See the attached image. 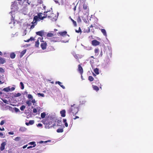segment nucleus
Returning a JSON list of instances; mask_svg holds the SVG:
<instances>
[{
	"instance_id": "obj_1",
	"label": "nucleus",
	"mask_w": 153,
	"mask_h": 153,
	"mask_svg": "<svg viewBox=\"0 0 153 153\" xmlns=\"http://www.w3.org/2000/svg\"><path fill=\"white\" fill-rule=\"evenodd\" d=\"M54 122V120L53 119H50L46 121L45 123V128H51L52 127L55 126V123L52 124V123Z\"/></svg>"
},
{
	"instance_id": "obj_2",
	"label": "nucleus",
	"mask_w": 153,
	"mask_h": 153,
	"mask_svg": "<svg viewBox=\"0 0 153 153\" xmlns=\"http://www.w3.org/2000/svg\"><path fill=\"white\" fill-rule=\"evenodd\" d=\"M79 108L78 107L74 104L71 105V108L69 109L70 112H72L73 115H75L78 112Z\"/></svg>"
},
{
	"instance_id": "obj_3",
	"label": "nucleus",
	"mask_w": 153,
	"mask_h": 153,
	"mask_svg": "<svg viewBox=\"0 0 153 153\" xmlns=\"http://www.w3.org/2000/svg\"><path fill=\"white\" fill-rule=\"evenodd\" d=\"M44 31L42 30L36 32V34L37 35L41 36L42 37L44 35ZM38 39L41 40L43 39V38H39Z\"/></svg>"
},
{
	"instance_id": "obj_4",
	"label": "nucleus",
	"mask_w": 153,
	"mask_h": 153,
	"mask_svg": "<svg viewBox=\"0 0 153 153\" xmlns=\"http://www.w3.org/2000/svg\"><path fill=\"white\" fill-rule=\"evenodd\" d=\"M28 1L29 0H23L22 1H20L19 3L22 5L25 6L30 4L28 3Z\"/></svg>"
},
{
	"instance_id": "obj_5",
	"label": "nucleus",
	"mask_w": 153,
	"mask_h": 153,
	"mask_svg": "<svg viewBox=\"0 0 153 153\" xmlns=\"http://www.w3.org/2000/svg\"><path fill=\"white\" fill-rule=\"evenodd\" d=\"M43 14L41 13H39L38 14V16L39 17V19L40 20H43L44 18H46L47 17V16L48 14H44V16H42V15Z\"/></svg>"
},
{
	"instance_id": "obj_6",
	"label": "nucleus",
	"mask_w": 153,
	"mask_h": 153,
	"mask_svg": "<svg viewBox=\"0 0 153 153\" xmlns=\"http://www.w3.org/2000/svg\"><path fill=\"white\" fill-rule=\"evenodd\" d=\"M51 13L50 15H48V18H51L52 19H54V17L55 16V15L53 13H52L50 11H47L46 13Z\"/></svg>"
},
{
	"instance_id": "obj_7",
	"label": "nucleus",
	"mask_w": 153,
	"mask_h": 153,
	"mask_svg": "<svg viewBox=\"0 0 153 153\" xmlns=\"http://www.w3.org/2000/svg\"><path fill=\"white\" fill-rule=\"evenodd\" d=\"M91 43L93 45L96 46L100 45V42L96 40H94L91 41Z\"/></svg>"
},
{
	"instance_id": "obj_8",
	"label": "nucleus",
	"mask_w": 153,
	"mask_h": 153,
	"mask_svg": "<svg viewBox=\"0 0 153 153\" xmlns=\"http://www.w3.org/2000/svg\"><path fill=\"white\" fill-rule=\"evenodd\" d=\"M42 42L40 46L43 50L45 49L47 47V43L44 41H42Z\"/></svg>"
},
{
	"instance_id": "obj_9",
	"label": "nucleus",
	"mask_w": 153,
	"mask_h": 153,
	"mask_svg": "<svg viewBox=\"0 0 153 153\" xmlns=\"http://www.w3.org/2000/svg\"><path fill=\"white\" fill-rule=\"evenodd\" d=\"M87 4L85 3H84L83 5V8L84 10H86L87 13L89 12L88 7L87 6Z\"/></svg>"
},
{
	"instance_id": "obj_10",
	"label": "nucleus",
	"mask_w": 153,
	"mask_h": 153,
	"mask_svg": "<svg viewBox=\"0 0 153 153\" xmlns=\"http://www.w3.org/2000/svg\"><path fill=\"white\" fill-rule=\"evenodd\" d=\"M78 71L80 73L81 75L82 74L83 71V69L80 64L79 65H78Z\"/></svg>"
},
{
	"instance_id": "obj_11",
	"label": "nucleus",
	"mask_w": 153,
	"mask_h": 153,
	"mask_svg": "<svg viewBox=\"0 0 153 153\" xmlns=\"http://www.w3.org/2000/svg\"><path fill=\"white\" fill-rule=\"evenodd\" d=\"M6 143L5 142H3L1 144L0 149L1 151L5 149V146L6 145Z\"/></svg>"
},
{
	"instance_id": "obj_12",
	"label": "nucleus",
	"mask_w": 153,
	"mask_h": 153,
	"mask_svg": "<svg viewBox=\"0 0 153 153\" xmlns=\"http://www.w3.org/2000/svg\"><path fill=\"white\" fill-rule=\"evenodd\" d=\"M66 111L65 110H63L60 111V113L61 116L62 117H64L65 116Z\"/></svg>"
},
{
	"instance_id": "obj_13",
	"label": "nucleus",
	"mask_w": 153,
	"mask_h": 153,
	"mask_svg": "<svg viewBox=\"0 0 153 153\" xmlns=\"http://www.w3.org/2000/svg\"><path fill=\"white\" fill-rule=\"evenodd\" d=\"M6 62L5 59L0 57V64H3Z\"/></svg>"
},
{
	"instance_id": "obj_14",
	"label": "nucleus",
	"mask_w": 153,
	"mask_h": 153,
	"mask_svg": "<svg viewBox=\"0 0 153 153\" xmlns=\"http://www.w3.org/2000/svg\"><path fill=\"white\" fill-rule=\"evenodd\" d=\"M99 49L98 48H96L94 50V52L95 54V56H97L99 54Z\"/></svg>"
},
{
	"instance_id": "obj_15",
	"label": "nucleus",
	"mask_w": 153,
	"mask_h": 153,
	"mask_svg": "<svg viewBox=\"0 0 153 153\" xmlns=\"http://www.w3.org/2000/svg\"><path fill=\"white\" fill-rule=\"evenodd\" d=\"M39 18V17H38V16H34L33 18V22H34V21H35L34 22H32V24L33 23H36V24H37L36 23V22L38 20V19Z\"/></svg>"
},
{
	"instance_id": "obj_16",
	"label": "nucleus",
	"mask_w": 153,
	"mask_h": 153,
	"mask_svg": "<svg viewBox=\"0 0 153 153\" xmlns=\"http://www.w3.org/2000/svg\"><path fill=\"white\" fill-rule=\"evenodd\" d=\"M27 130L26 128H25V127H21L19 129V131H20L22 132H24L26 131Z\"/></svg>"
},
{
	"instance_id": "obj_17",
	"label": "nucleus",
	"mask_w": 153,
	"mask_h": 153,
	"mask_svg": "<svg viewBox=\"0 0 153 153\" xmlns=\"http://www.w3.org/2000/svg\"><path fill=\"white\" fill-rule=\"evenodd\" d=\"M58 33L59 34L60 36H63L65 35L67 33V32L66 31H64L63 32H59Z\"/></svg>"
},
{
	"instance_id": "obj_18",
	"label": "nucleus",
	"mask_w": 153,
	"mask_h": 153,
	"mask_svg": "<svg viewBox=\"0 0 153 153\" xmlns=\"http://www.w3.org/2000/svg\"><path fill=\"white\" fill-rule=\"evenodd\" d=\"M83 32L84 33H89L90 32V29H89V27H88L85 28L83 30Z\"/></svg>"
},
{
	"instance_id": "obj_19",
	"label": "nucleus",
	"mask_w": 153,
	"mask_h": 153,
	"mask_svg": "<svg viewBox=\"0 0 153 153\" xmlns=\"http://www.w3.org/2000/svg\"><path fill=\"white\" fill-rule=\"evenodd\" d=\"M26 51L27 50L25 49L21 52L20 55V58L22 57L25 54V53H26Z\"/></svg>"
},
{
	"instance_id": "obj_20",
	"label": "nucleus",
	"mask_w": 153,
	"mask_h": 153,
	"mask_svg": "<svg viewBox=\"0 0 153 153\" xmlns=\"http://www.w3.org/2000/svg\"><path fill=\"white\" fill-rule=\"evenodd\" d=\"M56 84H58L62 88L65 89V87L63 85H62V83L59 81H56Z\"/></svg>"
},
{
	"instance_id": "obj_21",
	"label": "nucleus",
	"mask_w": 153,
	"mask_h": 153,
	"mask_svg": "<svg viewBox=\"0 0 153 153\" xmlns=\"http://www.w3.org/2000/svg\"><path fill=\"white\" fill-rule=\"evenodd\" d=\"M3 90L6 92H8L10 91V87H8L7 88H4Z\"/></svg>"
},
{
	"instance_id": "obj_22",
	"label": "nucleus",
	"mask_w": 153,
	"mask_h": 153,
	"mask_svg": "<svg viewBox=\"0 0 153 153\" xmlns=\"http://www.w3.org/2000/svg\"><path fill=\"white\" fill-rule=\"evenodd\" d=\"M101 32L103 34V35L105 36H107L106 31L105 29H102L101 30Z\"/></svg>"
},
{
	"instance_id": "obj_23",
	"label": "nucleus",
	"mask_w": 153,
	"mask_h": 153,
	"mask_svg": "<svg viewBox=\"0 0 153 153\" xmlns=\"http://www.w3.org/2000/svg\"><path fill=\"white\" fill-rule=\"evenodd\" d=\"M10 56L11 59H13L15 58L16 56V54L13 52L12 53L10 54Z\"/></svg>"
},
{
	"instance_id": "obj_24",
	"label": "nucleus",
	"mask_w": 153,
	"mask_h": 153,
	"mask_svg": "<svg viewBox=\"0 0 153 153\" xmlns=\"http://www.w3.org/2000/svg\"><path fill=\"white\" fill-rule=\"evenodd\" d=\"M63 122L65 123V125L66 127H68V124L67 122L66 119H64L63 120Z\"/></svg>"
},
{
	"instance_id": "obj_25",
	"label": "nucleus",
	"mask_w": 153,
	"mask_h": 153,
	"mask_svg": "<svg viewBox=\"0 0 153 153\" xmlns=\"http://www.w3.org/2000/svg\"><path fill=\"white\" fill-rule=\"evenodd\" d=\"M69 18L71 20L74 26L76 27L77 26V24L75 21L72 19L71 17H70Z\"/></svg>"
},
{
	"instance_id": "obj_26",
	"label": "nucleus",
	"mask_w": 153,
	"mask_h": 153,
	"mask_svg": "<svg viewBox=\"0 0 153 153\" xmlns=\"http://www.w3.org/2000/svg\"><path fill=\"white\" fill-rule=\"evenodd\" d=\"M99 70L97 68H95L94 70V72L97 74H99Z\"/></svg>"
},
{
	"instance_id": "obj_27",
	"label": "nucleus",
	"mask_w": 153,
	"mask_h": 153,
	"mask_svg": "<svg viewBox=\"0 0 153 153\" xmlns=\"http://www.w3.org/2000/svg\"><path fill=\"white\" fill-rule=\"evenodd\" d=\"M35 143H36L34 141L31 142L29 143L28 144L31 145H33V147H35L36 146V144Z\"/></svg>"
},
{
	"instance_id": "obj_28",
	"label": "nucleus",
	"mask_w": 153,
	"mask_h": 153,
	"mask_svg": "<svg viewBox=\"0 0 153 153\" xmlns=\"http://www.w3.org/2000/svg\"><path fill=\"white\" fill-rule=\"evenodd\" d=\"M77 5V4L75 5V4L74 3H73L72 4V6L74 7L73 9L74 12H75V11L76 10V7Z\"/></svg>"
},
{
	"instance_id": "obj_29",
	"label": "nucleus",
	"mask_w": 153,
	"mask_h": 153,
	"mask_svg": "<svg viewBox=\"0 0 153 153\" xmlns=\"http://www.w3.org/2000/svg\"><path fill=\"white\" fill-rule=\"evenodd\" d=\"M39 40H38L37 41H36L35 42V47L38 48L39 47Z\"/></svg>"
},
{
	"instance_id": "obj_30",
	"label": "nucleus",
	"mask_w": 153,
	"mask_h": 153,
	"mask_svg": "<svg viewBox=\"0 0 153 153\" xmlns=\"http://www.w3.org/2000/svg\"><path fill=\"white\" fill-rule=\"evenodd\" d=\"M93 89L94 90H95L97 91H98L99 90L98 87H97V86H96V85L93 86Z\"/></svg>"
},
{
	"instance_id": "obj_31",
	"label": "nucleus",
	"mask_w": 153,
	"mask_h": 153,
	"mask_svg": "<svg viewBox=\"0 0 153 153\" xmlns=\"http://www.w3.org/2000/svg\"><path fill=\"white\" fill-rule=\"evenodd\" d=\"M58 133H62L63 131V130L62 128H59L56 130Z\"/></svg>"
},
{
	"instance_id": "obj_32",
	"label": "nucleus",
	"mask_w": 153,
	"mask_h": 153,
	"mask_svg": "<svg viewBox=\"0 0 153 153\" xmlns=\"http://www.w3.org/2000/svg\"><path fill=\"white\" fill-rule=\"evenodd\" d=\"M26 103L28 105V106H30L31 105V103L30 100H27L26 102Z\"/></svg>"
},
{
	"instance_id": "obj_33",
	"label": "nucleus",
	"mask_w": 153,
	"mask_h": 153,
	"mask_svg": "<svg viewBox=\"0 0 153 153\" xmlns=\"http://www.w3.org/2000/svg\"><path fill=\"white\" fill-rule=\"evenodd\" d=\"M27 98L30 100H32L33 99V96L30 94H29L27 96Z\"/></svg>"
},
{
	"instance_id": "obj_34",
	"label": "nucleus",
	"mask_w": 153,
	"mask_h": 153,
	"mask_svg": "<svg viewBox=\"0 0 153 153\" xmlns=\"http://www.w3.org/2000/svg\"><path fill=\"white\" fill-rule=\"evenodd\" d=\"M46 114L45 112L42 113L41 114V116L42 118H44L45 117Z\"/></svg>"
},
{
	"instance_id": "obj_35",
	"label": "nucleus",
	"mask_w": 153,
	"mask_h": 153,
	"mask_svg": "<svg viewBox=\"0 0 153 153\" xmlns=\"http://www.w3.org/2000/svg\"><path fill=\"white\" fill-rule=\"evenodd\" d=\"M88 79L89 81H90L91 82L93 81L94 79L92 76H89L88 77Z\"/></svg>"
},
{
	"instance_id": "obj_36",
	"label": "nucleus",
	"mask_w": 153,
	"mask_h": 153,
	"mask_svg": "<svg viewBox=\"0 0 153 153\" xmlns=\"http://www.w3.org/2000/svg\"><path fill=\"white\" fill-rule=\"evenodd\" d=\"M25 106L24 105H22L20 107V109L22 111H23L24 109L25 108Z\"/></svg>"
},
{
	"instance_id": "obj_37",
	"label": "nucleus",
	"mask_w": 153,
	"mask_h": 153,
	"mask_svg": "<svg viewBox=\"0 0 153 153\" xmlns=\"http://www.w3.org/2000/svg\"><path fill=\"white\" fill-rule=\"evenodd\" d=\"M47 36L48 37H52L53 36V35L52 33H48Z\"/></svg>"
},
{
	"instance_id": "obj_38",
	"label": "nucleus",
	"mask_w": 153,
	"mask_h": 153,
	"mask_svg": "<svg viewBox=\"0 0 153 153\" xmlns=\"http://www.w3.org/2000/svg\"><path fill=\"white\" fill-rule=\"evenodd\" d=\"M20 85H21V89L22 90L24 88V86L22 82H20Z\"/></svg>"
},
{
	"instance_id": "obj_39",
	"label": "nucleus",
	"mask_w": 153,
	"mask_h": 153,
	"mask_svg": "<svg viewBox=\"0 0 153 153\" xmlns=\"http://www.w3.org/2000/svg\"><path fill=\"white\" fill-rule=\"evenodd\" d=\"M37 95L39 96H41V97H44V96H45V95H44V94H42V93H37Z\"/></svg>"
},
{
	"instance_id": "obj_40",
	"label": "nucleus",
	"mask_w": 153,
	"mask_h": 153,
	"mask_svg": "<svg viewBox=\"0 0 153 153\" xmlns=\"http://www.w3.org/2000/svg\"><path fill=\"white\" fill-rule=\"evenodd\" d=\"M21 95V94L20 93H18L17 94H15L14 96L15 97H20Z\"/></svg>"
},
{
	"instance_id": "obj_41",
	"label": "nucleus",
	"mask_w": 153,
	"mask_h": 153,
	"mask_svg": "<svg viewBox=\"0 0 153 153\" xmlns=\"http://www.w3.org/2000/svg\"><path fill=\"white\" fill-rule=\"evenodd\" d=\"M29 122L30 125H32L34 123V121L33 120H30Z\"/></svg>"
},
{
	"instance_id": "obj_42",
	"label": "nucleus",
	"mask_w": 153,
	"mask_h": 153,
	"mask_svg": "<svg viewBox=\"0 0 153 153\" xmlns=\"http://www.w3.org/2000/svg\"><path fill=\"white\" fill-rule=\"evenodd\" d=\"M77 22L78 23H79V22H81V20L80 19V17L79 16L78 17L77 19Z\"/></svg>"
},
{
	"instance_id": "obj_43",
	"label": "nucleus",
	"mask_w": 153,
	"mask_h": 153,
	"mask_svg": "<svg viewBox=\"0 0 153 153\" xmlns=\"http://www.w3.org/2000/svg\"><path fill=\"white\" fill-rule=\"evenodd\" d=\"M80 3L82 4L85 3L86 0H79Z\"/></svg>"
},
{
	"instance_id": "obj_44",
	"label": "nucleus",
	"mask_w": 153,
	"mask_h": 153,
	"mask_svg": "<svg viewBox=\"0 0 153 153\" xmlns=\"http://www.w3.org/2000/svg\"><path fill=\"white\" fill-rule=\"evenodd\" d=\"M75 31L76 33H79V32H81L82 31L80 27H79V30H76Z\"/></svg>"
},
{
	"instance_id": "obj_45",
	"label": "nucleus",
	"mask_w": 153,
	"mask_h": 153,
	"mask_svg": "<svg viewBox=\"0 0 153 153\" xmlns=\"http://www.w3.org/2000/svg\"><path fill=\"white\" fill-rule=\"evenodd\" d=\"M50 140H48L45 141H40V142H39V143H47L48 142H50Z\"/></svg>"
},
{
	"instance_id": "obj_46",
	"label": "nucleus",
	"mask_w": 153,
	"mask_h": 153,
	"mask_svg": "<svg viewBox=\"0 0 153 153\" xmlns=\"http://www.w3.org/2000/svg\"><path fill=\"white\" fill-rule=\"evenodd\" d=\"M20 137H16L15 139H14V140L16 141H19V140H20Z\"/></svg>"
},
{
	"instance_id": "obj_47",
	"label": "nucleus",
	"mask_w": 153,
	"mask_h": 153,
	"mask_svg": "<svg viewBox=\"0 0 153 153\" xmlns=\"http://www.w3.org/2000/svg\"><path fill=\"white\" fill-rule=\"evenodd\" d=\"M4 69L2 68H0V72L4 73Z\"/></svg>"
},
{
	"instance_id": "obj_48",
	"label": "nucleus",
	"mask_w": 153,
	"mask_h": 153,
	"mask_svg": "<svg viewBox=\"0 0 153 153\" xmlns=\"http://www.w3.org/2000/svg\"><path fill=\"white\" fill-rule=\"evenodd\" d=\"M31 101V102L33 103V105L34 103H36V101L34 99H32Z\"/></svg>"
},
{
	"instance_id": "obj_49",
	"label": "nucleus",
	"mask_w": 153,
	"mask_h": 153,
	"mask_svg": "<svg viewBox=\"0 0 153 153\" xmlns=\"http://www.w3.org/2000/svg\"><path fill=\"white\" fill-rule=\"evenodd\" d=\"M34 38L33 37H30V38L29 39V40H30V41H34Z\"/></svg>"
},
{
	"instance_id": "obj_50",
	"label": "nucleus",
	"mask_w": 153,
	"mask_h": 153,
	"mask_svg": "<svg viewBox=\"0 0 153 153\" xmlns=\"http://www.w3.org/2000/svg\"><path fill=\"white\" fill-rule=\"evenodd\" d=\"M33 112L34 113H36L37 112V110L36 108H34L33 109Z\"/></svg>"
},
{
	"instance_id": "obj_51",
	"label": "nucleus",
	"mask_w": 153,
	"mask_h": 153,
	"mask_svg": "<svg viewBox=\"0 0 153 153\" xmlns=\"http://www.w3.org/2000/svg\"><path fill=\"white\" fill-rule=\"evenodd\" d=\"M51 42H56L57 41L56 40H55L54 39H52L50 40Z\"/></svg>"
},
{
	"instance_id": "obj_52",
	"label": "nucleus",
	"mask_w": 153,
	"mask_h": 153,
	"mask_svg": "<svg viewBox=\"0 0 153 153\" xmlns=\"http://www.w3.org/2000/svg\"><path fill=\"white\" fill-rule=\"evenodd\" d=\"M4 121L2 120L0 122V124L1 125H3L4 124Z\"/></svg>"
},
{
	"instance_id": "obj_53",
	"label": "nucleus",
	"mask_w": 153,
	"mask_h": 153,
	"mask_svg": "<svg viewBox=\"0 0 153 153\" xmlns=\"http://www.w3.org/2000/svg\"><path fill=\"white\" fill-rule=\"evenodd\" d=\"M56 120H57V122L58 124H60L61 123H62L61 120H57V119H56Z\"/></svg>"
},
{
	"instance_id": "obj_54",
	"label": "nucleus",
	"mask_w": 153,
	"mask_h": 153,
	"mask_svg": "<svg viewBox=\"0 0 153 153\" xmlns=\"http://www.w3.org/2000/svg\"><path fill=\"white\" fill-rule=\"evenodd\" d=\"M42 125L40 123H38L37 125V126L38 127H42Z\"/></svg>"
},
{
	"instance_id": "obj_55",
	"label": "nucleus",
	"mask_w": 153,
	"mask_h": 153,
	"mask_svg": "<svg viewBox=\"0 0 153 153\" xmlns=\"http://www.w3.org/2000/svg\"><path fill=\"white\" fill-rule=\"evenodd\" d=\"M8 134L10 135H13L14 133L13 132L10 131L8 132Z\"/></svg>"
},
{
	"instance_id": "obj_56",
	"label": "nucleus",
	"mask_w": 153,
	"mask_h": 153,
	"mask_svg": "<svg viewBox=\"0 0 153 153\" xmlns=\"http://www.w3.org/2000/svg\"><path fill=\"white\" fill-rule=\"evenodd\" d=\"M10 89V91H12L15 90V88L14 87H12Z\"/></svg>"
},
{
	"instance_id": "obj_57",
	"label": "nucleus",
	"mask_w": 153,
	"mask_h": 153,
	"mask_svg": "<svg viewBox=\"0 0 153 153\" xmlns=\"http://www.w3.org/2000/svg\"><path fill=\"white\" fill-rule=\"evenodd\" d=\"M102 55H103L102 52V51L101 50V52H100V57H102Z\"/></svg>"
},
{
	"instance_id": "obj_58",
	"label": "nucleus",
	"mask_w": 153,
	"mask_h": 153,
	"mask_svg": "<svg viewBox=\"0 0 153 153\" xmlns=\"http://www.w3.org/2000/svg\"><path fill=\"white\" fill-rule=\"evenodd\" d=\"M46 12H45L44 13V14H48V15H50L51 13H50L49 12V13H46Z\"/></svg>"
},
{
	"instance_id": "obj_59",
	"label": "nucleus",
	"mask_w": 153,
	"mask_h": 153,
	"mask_svg": "<svg viewBox=\"0 0 153 153\" xmlns=\"http://www.w3.org/2000/svg\"><path fill=\"white\" fill-rule=\"evenodd\" d=\"M15 110L16 112H17L19 111V110L16 108H15Z\"/></svg>"
},
{
	"instance_id": "obj_60",
	"label": "nucleus",
	"mask_w": 153,
	"mask_h": 153,
	"mask_svg": "<svg viewBox=\"0 0 153 153\" xmlns=\"http://www.w3.org/2000/svg\"><path fill=\"white\" fill-rule=\"evenodd\" d=\"M3 101L5 103H8L7 101V100H3Z\"/></svg>"
},
{
	"instance_id": "obj_61",
	"label": "nucleus",
	"mask_w": 153,
	"mask_h": 153,
	"mask_svg": "<svg viewBox=\"0 0 153 153\" xmlns=\"http://www.w3.org/2000/svg\"><path fill=\"white\" fill-rule=\"evenodd\" d=\"M79 118V117L78 116H76L75 118H74V119L75 120L76 119Z\"/></svg>"
},
{
	"instance_id": "obj_62",
	"label": "nucleus",
	"mask_w": 153,
	"mask_h": 153,
	"mask_svg": "<svg viewBox=\"0 0 153 153\" xmlns=\"http://www.w3.org/2000/svg\"><path fill=\"white\" fill-rule=\"evenodd\" d=\"M34 25H32L31 26V27H30V28L31 29H33V28H34Z\"/></svg>"
},
{
	"instance_id": "obj_63",
	"label": "nucleus",
	"mask_w": 153,
	"mask_h": 153,
	"mask_svg": "<svg viewBox=\"0 0 153 153\" xmlns=\"http://www.w3.org/2000/svg\"><path fill=\"white\" fill-rule=\"evenodd\" d=\"M33 147V146H28V147H27V149H29L32 148Z\"/></svg>"
},
{
	"instance_id": "obj_64",
	"label": "nucleus",
	"mask_w": 153,
	"mask_h": 153,
	"mask_svg": "<svg viewBox=\"0 0 153 153\" xmlns=\"http://www.w3.org/2000/svg\"><path fill=\"white\" fill-rule=\"evenodd\" d=\"M54 1L55 2V3L56 4H59V2L58 1H57L56 0H54Z\"/></svg>"
}]
</instances>
